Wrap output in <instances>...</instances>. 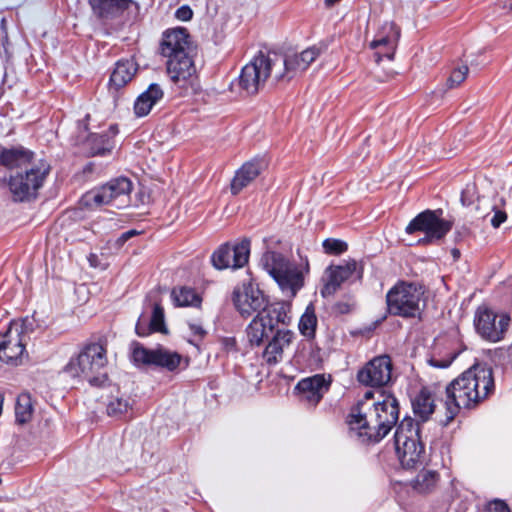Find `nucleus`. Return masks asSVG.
I'll return each instance as SVG.
<instances>
[{"mask_svg":"<svg viewBox=\"0 0 512 512\" xmlns=\"http://www.w3.org/2000/svg\"><path fill=\"white\" fill-rule=\"evenodd\" d=\"M320 53V48L312 46L305 49L300 54H295L293 57H290V78L293 75L305 71L310 66V64L315 61Z\"/></svg>","mask_w":512,"mask_h":512,"instance_id":"nucleus-29","label":"nucleus"},{"mask_svg":"<svg viewBox=\"0 0 512 512\" xmlns=\"http://www.w3.org/2000/svg\"><path fill=\"white\" fill-rule=\"evenodd\" d=\"M164 92L158 84H151L134 102L137 117L147 116L153 107L163 98Z\"/></svg>","mask_w":512,"mask_h":512,"instance_id":"nucleus-24","label":"nucleus"},{"mask_svg":"<svg viewBox=\"0 0 512 512\" xmlns=\"http://www.w3.org/2000/svg\"><path fill=\"white\" fill-rule=\"evenodd\" d=\"M322 245L326 253L334 255L342 254L348 249L346 242L334 238L325 239Z\"/></svg>","mask_w":512,"mask_h":512,"instance_id":"nucleus-42","label":"nucleus"},{"mask_svg":"<svg viewBox=\"0 0 512 512\" xmlns=\"http://www.w3.org/2000/svg\"><path fill=\"white\" fill-rule=\"evenodd\" d=\"M106 364V349L101 344L93 343L85 346L70 359L66 365V372L92 385H99L106 378L104 371Z\"/></svg>","mask_w":512,"mask_h":512,"instance_id":"nucleus-4","label":"nucleus"},{"mask_svg":"<svg viewBox=\"0 0 512 512\" xmlns=\"http://www.w3.org/2000/svg\"><path fill=\"white\" fill-rule=\"evenodd\" d=\"M31 324L28 319L13 320L5 333L0 335V360L2 362L11 365H19L23 362Z\"/></svg>","mask_w":512,"mask_h":512,"instance_id":"nucleus-6","label":"nucleus"},{"mask_svg":"<svg viewBox=\"0 0 512 512\" xmlns=\"http://www.w3.org/2000/svg\"><path fill=\"white\" fill-rule=\"evenodd\" d=\"M485 512H511V511L504 501L495 499L486 505Z\"/></svg>","mask_w":512,"mask_h":512,"instance_id":"nucleus-46","label":"nucleus"},{"mask_svg":"<svg viewBox=\"0 0 512 512\" xmlns=\"http://www.w3.org/2000/svg\"><path fill=\"white\" fill-rule=\"evenodd\" d=\"M452 255L454 259H458L460 257V251L458 249H453Z\"/></svg>","mask_w":512,"mask_h":512,"instance_id":"nucleus-52","label":"nucleus"},{"mask_svg":"<svg viewBox=\"0 0 512 512\" xmlns=\"http://www.w3.org/2000/svg\"><path fill=\"white\" fill-rule=\"evenodd\" d=\"M336 308L342 314L348 313L350 310L349 305L347 303H343V302L337 303Z\"/></svg>","mask_w":512,"mask_h":512,"instance_id":"nucleus-51","label":"nucleus"},{"mask_svg":"<svg viewBox=\"0 0 512 512\" xmlns=\"http://www.w3.org/2000/svg\"><path fill=\"white\" fill-rule=\"evenodd\" d=\"M124 233H125V234H128V235H129V239H130L131 237H133L134 235H136V234H137V231H135V230H129V231L124 232Z\"/></svg>","mask_w":512,"mask_h":512,"instance_id":"nucleus-53","label":"nucleus"},{"mask_svg":"<svg viewBox=\"0 0 512 512\" xmlns=\"http://www.w3.org/2000/svg\"><path fill=\"white\" fill-rule=\"evenodd\" d=\"M275 59L260 53L247 63L239 76V87L248 95H254L264 86L271 74Z\"/></svg>","mask_w":512,"mask_h":512,"instance_id":"nucleus-12","label":"nucleus"},{"mask_svg":"<svg viewBox=\"0 0 512 512\" xmlns=\"http://www.w3.org/2000/svg\"><path fill=\"white\" fill-rule=\"evenodd\" d=\"M38 161L33 154L23 148L3 149L0 153V164L8 169H24L31 167V163Z\"/></svg>","mask_w":512,"mask_h":512,"instance_id":"nucleus-23","label":"nucleus"},{"mask_svg":"<svg viewBox=\"0 0 512 512\" xmlns=\"http://www.w3.org/2000/svg\"><path fill=\"white\" fill-rule=\"evenodd\" d=\"M34 407L33 402L28 394H21L18 396L15 406L16 421L19 424L28 423L33 416Z\"/></svg>","mask_w":512,"mask_h":512,"instance_id":"nucleus-35","label":"nucleus"},{"mask_svg":"<svg viewBox=\"0 0 512 512\" xmlns=\"http://www.w3.org/2000/svg\"><path fill=\"white\" fill-rule=\"evenodd\" d=\"M456 356H457V354H453L447 358H441V359L432 357L428 360V363L432 367L443 369V368L449 367L451 365V363L454 361V359L456 358Z\"/></svg>","mask_w":512,"mask_h":512,"instance_id":"nucleus-45","label":"nucleus"},{"mask_svg":"<svg viewBox=\"0 0 512 512\" xmlns=\"http://www.w3.org/2000/svg\"><path fill=\"white\" fill-rule=\"evenodd\" d=\"M309 272V263L307 258L300 257L298 264L290 263V298L294 297L296 293L304 286V278Z\"/></svg>","mask_w":512,"mask_h":512,"instance_id":"nucleus-32","label":"nucleus"},{"mask_svg":"<svg viewBox=\"0 0 512 512\" xmlns=\"http://www.w3.org/2000/svg\"><path fill=\"white\" fill-rule=\"evenodd\" d=\"M373 392L372 391H367L365 394H364V397L361 401H364L367 403V406H366V411H369V408H372V404H370L369 402L373 399Z\"/></svg>","mask_w":512,"mask_h":512,"instance_id":"nucleus-48","label":"nucleus"},{"mask_svg":"<svg viewBox=\"0 0 512 512\" xmlns=\"http://www.w3.org/2000/svg\"><path fill=\"white\" fill-rule=\"evenodd\" d=\"M395 450L403 468L413 469L426 462L425 445L421 438V425L405 417L394 435Z\"/></svg>","mask_w":512,"mask_h":512,"instance_id":"nucleus-3","label":"nucleus"},{"mask_svg":"<svg viewBox=\"0 0 512 512\" xmlns=\"http://www.w3.org/2000/svg\"><path fill=\"white\" fill-rule=\"evenodd\" d=\"M167 71L171 80L181 87L194 88L197 83V72L192 54H182L180 57L168 59Z\"/></svg>","mask_w":512,"mask_h":512,"instance_id":"nucleus-17","label":"nucleus"},{"mask_svg":"<svg viewBox=\"0 0 512 512\" xmlns=\"http://www.w3.org/2000/svg\"><path fill=\"white\" fill-rule=\"evenodd\" d=\"M3 395L0 394V415L2 414V406H3Z\"/></svg>","mask_w":512,"mask_h":512,"instance_id":"nucleus-54","label":"nucleus"},{"mask_svg":"<svg viewBox=\"0 0 512 512\" xmlns=\"http://www.w3.org/2000/svg\"><path fill=\"white\" fill-rule=\"evenodd\" d=\"M356 269L357 262L355 260L348 261L343 265L327 267L325 271L327 278L320 290L321 296L323 298L333 296L341 287L342 283L354 274Z\"/></svg>","mask_w":512,"mask_h":512,"instance_id":"nucleus-19","label":"nucleus"},{"mask_svg":"<svg viewBox=\"0 0 512 512\" xmlns=\"http://www.w3.org/2000/svg\"><path fill=\"white\" fill-rule=\"evenodd\" d=\"M116 132H117V131H116L114 128H111V133H112V135H115V134H116Z\"/></svg>","mask_w":512,"mask_h":512,"instance_id":"nucleus-56","label":"nucleus"},{"mask_svg":"<svg viewBox=\"0 0 512 512\" xmlns=\"http://www.w3.org/2000/svg\"><path fill=\"white\" fill-rule=\"evenodd\" d=\"M461 203L463 206H470L477 202L475 206L476 211L480 212L482 206L488 204V199L482 197L480 198L477 192V187L475 183H467L461 193Z\"/></svg>","mask_w":512,"mask_h":512,"instance_id":"nucleus-37","label":"nucleus"},{"mask_svg":"<svg viewBox=\"0 0 512 512\" xmlns=\"http://www.w3.org/2000/svg\"><path fill=\"white\" fill-rule=\"evenodd\" d=\"M412 410L415 422H426L435 411L433 394L427 388H422L412 399Z\"/></svg>","mask_w":512,"mask_h":512,"instance_id":"nucleus-26","label":"nucleus"},{"mask_svg":"<svg viewBox=\"0 0 512 512\" xmlns=\"http://www.w3.org/2000/svg\"><path fill=\"white\" fill-rule=\"evenodd\" d=\"M232 302L236 311L244 318L262 313L268 304L264 292L250 277L235 286Z\"/></svg>","mask_w":512,"mask_h":512,"instance_id":"nucleus-11","label":"nucleus"},{"mask_svg":"<svg viewBox=\"0 0 512 512\" xmlns=\"http://www.w3.org/2000/svg\"><path fill=\"white\" fill-rule=\"evenodd\" d=\"M129 240V235L128 234H125V233H122L115 241V245L117 247H122L124 245V243Z\"/></svg>","mask_w":512,"mask_h":512,"instance_id":"nucleus-49","label":"nucleus"},{"mask_svg":"<svg viewBox=\"0 0 512 512\" xmlns=\"http://www.w3.org/2000/svg\"><path fill=\"white\" fill-rule=\"evenodd\" d=\"M192 53L193 46L186 29L174 28L164 33L161 42V54L164 57L171 59Z\"/></svg>","mask_w":512,"mask_h":512,"instance_id":"nucleus-18","label":"nucleus"},{"mask_svg":"<svg viewBox=\"0 0 512 512\" xmlns=\"http://www.w3.org/2000/svg\"><path fill=\"white\" fill-rule=\"evenodd\" d=\"M135 331L141 337L147 336L152 332L167 334L168 330L165 325L163 308L159 304H155L149 324H147L144 316H141L136 324Z\"/></svg>","mask_w":512,"mask_h":512,"instance_id":"nucleus-25","label":"nucleus"},{"mask_svg":"<svg viewBox=\"0 0 512 512\" xmlns=\"http://www.w3.org/2000/svg\"><path fill=\"white\" fill-rule=\"evenodd\" d=\"M132 183L128 178L119 177L107 184L87 192L82 197V204L89 208H98L113 204L120 207L129 198Z\"/></svg>","mask_w":512,"mask_h":512,"instance_id":"nucleus-9","label":"nucleus"},{"mask_svg":"<svg viewBox=\"0 0 512 512\" xmlns=\"http://www.w3.org/2000/svg\"><path fill=\"white\" fill-rule=\"evenodd\" d=\"M249 254L250 241L243 239L234 245L224 244L220 246L212 255V263L219 270L237 269L248 262Z\"/></svg>","mask_w":512,"mask_h":512,"instance_id":"nucleus-15","label":"nucleus"},{"mask_svg":"<svg viewBox=\"0 0 512 512\" xmlns=\"http://www.w3.org/2000/svg\"><path fill=\"white\" fill-rule=\"evenodd\" d=\"M442 210H425L414 217L406 226L407 234L423 232L425 236L419 239L420 244L436 243L452 229V222L442 218Z\"/></svg>","mask_w":512,"mask_h":512,"instance_id":"nucleus-8","label":"nucleus"},{"mask_svg":"<svg viewBox=\"0 0 512 512\" xmlns=\"http://www.w3.org/2000/svg\"><path fill=\"white\" fill-rule=\"evenodd\" d=\"M188 327L194 337V339L190 340V342L194 343L195 345H197V341L203 340L207 334V331L204 329L201 321L199 320L188 321Z\"/></svg>","mask_w":512,"mask_h":512,"instance_id":"nucleus-44","label":"nucleus"},{"mask_svg":"<svg viewBox=\"0 0 512 512\" xmlns=\"http://www.w3.org/2000/svg\"><path fill=\"white\" fill-rule=\"evenodd\" d=\"M88 261H89L91 267L97 268L100 266L98 256L96 254H90L88 257Z\"/></svg>","mask_w":512,"mask_h":512,"instance_id":"nucleus-50","label":"nucleus"},{"mask_svg":"<svg viewBox=\"0 0 512 512\" xmlns=\"http://www.w3.org/2000/svg\"><path fill=\"white\" fill-rule=\"evenodd\" d=\"M331 386V377L315 374L301 379L294 387V396L308 408H315Z\"/></svg>","mask_w":512,"mask_h":512,"instance_id":"nucleus-13","label":"nucleus"},{"mask_svg":"<svg viewBox=\"0 0 512 512\" xmlns=\"http://www.w3.org/2000/svg\"><path fill=\"white\" fill-rule=\"evenodd\" d=\"M192 15V10L187 6H183L176 11V17L182 21L190 20Z\"/></svg>","mask_w":512,"mask_h":512,"instance_id":"nucleus-47","label":"nucleus"},{"mask_svg":"<svg viewBox=\"0 0 512 512\" xmlns=\"http://www.w3.org/2000/svg\"><path fill=\"white\" fill-rule=\"evenodd\" d=\"M262 312L264 313L270 330H275L277 335H279V330H282V335H288L286 323L287 311L284 302H274L267 310L265 308Z\"/></svg>","mask_w":512,"mask_h":512,"instance_id":"nucleus-27","label":"nucleus"},{"mask_svg":"<svg viewBox=\"0 0 512 512\" xmlns=\"http://www.w3.org/2000/svg\"><path fill=\"white\" fill-rule=\"evenodd\" d=\"M390 30L392 31L391 35L379 36L370 43V47L372 49H378L380 47L384 48L383 53H376L377 61H379L382 57H386L389 60L393 59L394 50L396 47L397 40L399 38V31L393 24H390Z\"/></svg>","mask_w":512,"mask_h":512,"instance_id":"nucleus-30","label":"nucleus"},{"mask_svg":"<svg viewBox=\"0 0 512 512\" xmlns=\"http://www.w3.org/2000/svg\"><path fill=\"white\" fill-rule=\"evenodd\" d=\"M493 372L490 367L475 364L456 379L450 382L445 389L444 419L439 422L447 426L459 413L460 409H471L486 399L494 391Z\"/></svg>","mask_w":512,"mask_h":512,"instance_id":"nucleus-1","label":"nucleus"},{"mask_svg":"<svg viewBox=\"0 0 512 512\" xmlns=\"http://www.w3.org/2000/svg\"><path fill=\"white\" fill-rule=\"evenodd\" d=\"M261 265L281 290L288 288V261L284 255L267 251L261 258Z\"/></svg>","mask_w":512,"mask_h":512,"instance_id":"nucleus-20","label":"nucleus"},{"mask_svg":"<svg viewBox=\"0 0 512 512\" xmlns=\"http://www.w3.org/2000/svg\"><path fill=\"white\" fill-rule=\"evenodd\" d=\"M381 400L372 403L366 411L367 403L358 401L350 410L347 423L351 430H357L362 442L381 441L396 425L399 418V403L392 394H381Z\"/></svg>","mask_w":512,"mask_h":512,"instance_id":"nucleus-2","label":"nucleus"},{"mask_svg":"<svg viewBox=\"0 0 512 512\" xmlns=\"http://www.w3.org/2000/svg\"><path fill=\"white\" fill-rule=\"evenodd\" d=\"M131 408L130 400L127 397H113L107 404L109 416L120 417L126 414Z\"/></svg>","mask_w":512,"mask_h":512,"instance_id":"nucleus-39","label":"nucleus"},{"mask_svg":"<svg viewBox=\"0 0 512 512\" xmlns=\"http://www.w3.org/2000/svg\"><path fill=\"white\" fill-rule=\"evenodd\" d=\"M468 71L469 69L467 66H461L454 69L450 77L447 79L448 88L451 89L460 85L466 79Z\"/></svg>","mask_w":512,"mask_h":512,"instance_id":"nucleus-43","label":"nucleus"},{"mask_svg":"<svg viewBox=\"0 0 512 512\" xmlns=\"http://www.w3.org/2000/svg\"><path fill=\"white\" fill-rule=\"evenodd\" d=\"M287 63H288L287 58H284V59H283V64H284V66H285V67L287 66Z\"/></svg>","mask_w":512,"mask_h":512,"instance_id":"nucleus-55","label":"nucleus"},{"mask_svg":"<svg viewBox=\"0 0 512 512\" xmlns=\"http://www.w3.org/2000/svg\"><path fill=\"white\" fill-rule=\"evenodd\" d=\"M269 325L265 319L264 313L256 314L247 327V337L252 345H260L268 337Z\"/></svg>","mask_w":512,"mask_h":512,"instance_id":"nucleus-31","label":"nucleus"},{"mask_svg":"<svg viewBox=\"0 0 512 512\" xmlns=\"http://www.w3.org/2000/svg\"><path fill=\"white\" fill-rule=\"evenodd\" d=\"M171 297L174 304L179 307H198L202 301L194 289L185 286L175 287L171 292Z\"/></svg>","mask_w":512,"mask_h":512,"instance_id":"nucleus-33","label":"nucleus"},{"mask_svg":"<svg viewBox=\"0 0 512 512\" xmlns=\"http://www.w3.org/2000/svg\"><path fill=\"white\" fill-rule=\"evenodd\" d=\"M511 318L506 312H496L487 306H479L474 315L477 334L484 340L496 343L504 339Z\"/></svg>","mask_w":512,"mask_h":512,"instance_id":"nucleus-10","label":"nucleus"},{"mask_svg":"<svg viewBox=\"0 0 512 512\" xmlns=\"http://www.w3.org/2000/svg\"><path fill=\"white\" fill-rule=\"evenodd\" d=\"M316 323V315L312 305L310 304L299 320V330L301 334L307 337L313 336L315 333Z\"/></svg>","mask_w":512,"mask_h":512,"instance_id":"nucleus-38","label":"nucleus"},{"mask_svg":"<svg viewBox=\"0 0 512 512\" xmlns=\"http://www.w3.org/2000/svg\"><path fill=\"white\" fill-rule=\"evenodd\" d=\"M279 335L275 334L273 340L268 344L265 350L267 362L275 364L283 359L284 350L288 347L287 335H282L283 331L279 330Z\"/></svg>","mask_w":512,"mask_h":512,"instance_id":"nucleus-34","label":"nucleus"},{"mask_svg":"<svg viewBox=\"0 0 512 512\" xmlns=\"http://www.w3.org/2000/svg\"><path fill=\"white\" fill-rule=\"evenodd\" d=\"M93 12L100 18L115 17L132 3L130 0H89Z\"/></svg>","mask_w":512,"mask_h":512,"instance_id":"nucleus-28","label":"nucleus"},{"mask_svg":"<svg viewBox=\"0 0 512 512\" xmlns=\"http://www.w3.org/2000/svg\"><path fill=\"white\" fill-rule=\"evenodd\" d=\"M89 141L93 145L91 147L92 155H105L113 148V143L108 135H93Z\"/></svg>","mask_w":512,"mask_h":512,"instance_id":"nucleus-40","label":"nucleus"},{"mask_svg":"<svg viewBox=\"0 0 512 512\" xmlns=\"http://www.w3.org/2000/svg\"><path fill=\"white\" fill-rule=\"evenodd\" d=\"M138 65L133 59L120 60L110 76L109 90L117 92L126 86L136 75Z\"/></svg>","mask_w":512,"mask_h":512,"instance_id":"nucleus-21","label":"nucleus"},{"mask_svg":"<svg viewBox=\"0 0 512 512\" xmlns=\"http://www.w3.org/2000/svg\"><path fill=\"white\" fill-rule=\"evenodd\" d=\"M392 360L389 355H380L371 359L357 373V380L360 384L381 388L386 386L392 377Z\"/></svg>","mask_w":512,"mask_h":512,"instance_id":"nucleus-14","label":"nucleus"},{"mask_svg":"<svg viewBox=\"0 0 512 512\" xmlns=\"http://www.w3.org/2000/svg\"><path fill=\"white\" fill-rule=\"evenodd\" d=\"M484 206H487L486 209H484L483 211L481 210L478 213V216L486 217L489 214V211H493L494 215L492 216L490 222L494 228L500 227V225L506 221L507 214L504 211L496 209L495 205H490L489 203L485 204Z\"/></svg>","mask_w":512,"mask_h":512,"instance_id":"nucleus-41","label":"nucleus"},{"mask_svg":"<svg viewBox=\"0 0 512 512\" xmlns=\"http://www.w3.org/2000/svg\"><path fill=\"white\" fill-rule=\"evenodd\" d=\"M132 357L136 364L153 365L165 368L169 371L175 370L182 359L181 355L177 352L170 351L163 347L147 349L141 345L134 347Z\"/></svg>","mask_w":512,"mask_h":512,"instance_id":"nucleus-16","label":"nucleus"},{"mask_svg":"<svg viewBox=\"0 0 512 512\" xmlns=\"http://www.w3.org/2000/svg\"><path fill=\"white\" fill-rule=\"evenodd\" d=\"M423 287L412 282L400 281L386 294L389 314L403 318H414L421 313Z\"/></svg>","mask_w":512,"mask_h":512,"instance_id":"nucleus-5","label":"nucleus"},{"mask_svg":"<svg viewBox=\"0 0 512 512\" xmlns=\"http://www.w3.org/2000/svg\"><path fill=\"white\" fill-rule=\"evenodd\" d=\"M438 477L436 471L423 469L414 480V489L420 493H427L436 486Z\"/></svg>","mask_w":512,"mask_h":512,"instance_id":"nucleus-36","label":"nucleus"},{"mask_svg":"<svg viewBox=\"0 0 512 512\" xmlns=\"http://www.w3.org/2000/svg\"><path fill=\"white\" fill-rule=\"evenodd\" d=\"M50 171V165L43 159L31 163L24 173L10 177L9 190L15 201H28L35 198L37 191Z\"/></svg>","mask_w":512,"mask_h":512,"instance_id":"nucleus-7","label":"nucleus"},{"mask_svg":"<svg viewBox=\"0 0 512 512\" xmlns=\"http://www.w3.org/2000/svg\"><path fill=\"white\" fill-rule=\"evenodd\" d=\"M262 165L258 161L244 163L235 173L231 181V192L234 195L240 193L245 187L253 182L260 174Z\"/></svg>","mask_w":512,"mask_h":512,"instance_id":"nucleus-22","label":"nucleus"}]
</instances>
